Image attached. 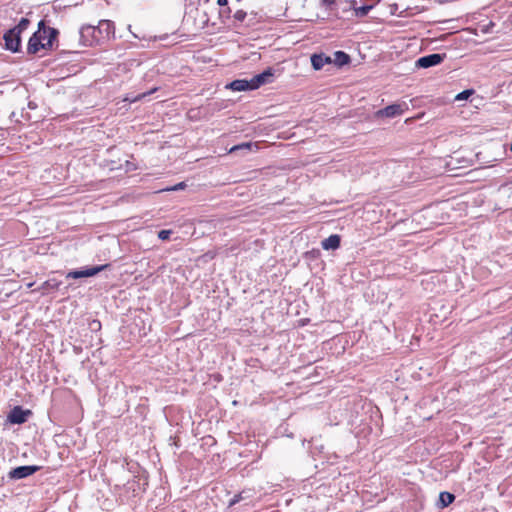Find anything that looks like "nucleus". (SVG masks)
<instances>
[{
    "instance_id": "1",
    "label": "nucleus",
    "mask_w": 512,
    "mask_h": 512,
    "mask_svg": "<svg viewBox=\"0 0 512 512\" xmlns=\"http://www.w3.org/2000/svg\"><path fill=\"white\" fill-rule=\"evenodd\" d=\"M58 31L52 27L46 26L41 20L38 24V30L30 37L27 45L29 54H36L42 49H49L56 39Z\"/></svg>"
},
{
    "instance_id": "2",
    "label": "nucleus",
    "mask_w": 512,
    "mask_h": 512,
    "mask_svg": "<svg viewBox=\"0 0 512 512\" xmlns=\"http://www.w3.org/2000/svg\"><path fill=\"white\" fill-rule=\"evenodd\" d=\"M406 110H408V105L405 102L395 103L378 110L375 115L378 118H393L402 115Z\"/></svg>"
},
{
    "instance_id": "3",
    "label": "nucleus",
    "mask_w": 512,
    "mask_h": 512,
    "mask_svg": "<svg viewBox=\"0 0 512 512\" xmlns=\"http://www.w3.org/2000/svg\"><path fill=\"white\" fill-rule=\"evenodd\" d=\"M108 267H109V264H104V265L87 268L84 270L71 271L67 274V278L78 279V278H84V277H92V276L98 274L99 272L105 270Z\"/></svg>"
},
{
    "instance_id": "4",
    "label": "nucleus",
    "mask_w": 512,
    "mask_h": 512,
    "mask_svg": "<svg viewBox=\"0 0 512 512\" xmlns=\"http://www.w3.org/2000/svg\"><path fill=\"white\" fill-rule=\"evenodd\" d=\"M5 42V48L12 52L19 51L21 45V37L16 33L15 30H8L3 36Z\"/></svg>"
},
{
    "instance_id": "5",
    "label": "nucleus",
    "mask_w": 512,
    "mask_h": 512,
    "mask_svg": "<svg viewBox=\"0 0 512 512\" xmlns=\"http://www.w3.org/2000/svg\"><path fill=\"white\" fill-rule=\"evenodd\" d=\"M31 415L30 410H24L21 406H15L8 414V421L12 424H23Z\"/></svg>"
},
{
    "instance_id": "6",
    "label": "nucleus",
    "mask_w": 512,
    "mask_h": 512,
    "mask_svg": "<svg viewBox=\"0 0 512 512\" xmlns=\"http://www.w3.org/2000/svg\"><path fill=\"white\" fill-rule=\"evenodd\" d=\"M443 59H444V55L437 54V53L429 54V55L420 57L416 61V66L421 67V68H429V67L436 66V65L440 64L443 61Z\"/></svg>"
},
{
    "instance_id": "7",
    "label": "nucleus",
    "mask_w": 512,
    "mask_h": 512,
    "mask_svg": "<svg viewBox=\"0 0 512 512\" xmlns=\"http://www.w3.org/2000/svg\"><path fill=\"white\" fill-rule=\"evenodd\" d=\"M39 469V466H19L10 471L9 475L13 479H22L34 474Z\"/></svg>"
},
{
    "instance_id": "8",
    "label": "nucleus",
    "mask_w": 512,
    "mask_h": 512,
    "mask_svg": "<svg viewBox=\"0 0 512 512\" xmlns=\"http://www.w3.org/2000/svg\"><path fill=\"white\" fill-rule=\"evenodd\" d=\"M272 76H273V73H272L271 69H267L264 72H262V73H260L258 75H255L251 79V82H252L251 86H252V88L257 89L261 85L270 82Z\"/></svg>"
},
{
    "instance_id": "9",
    "label": "nucleus",
    "mask_w": 512,
    "mask_h": 512,
    "mask_svg": "<svg viewBox=\"0 0 512 512\" xmlns=\"http://www.w3.org/2000/svg\"><path fill=\"white\" fill-rule=\"evenodd\" d=\"M332 62L331 58L325 56L324 54H313L311 56V64L315 70L322 69L326 64H330Z\"/></svg>"
},
{
    "instance_id": "10",
    "label": "nucleus",
    "mask_w": 512,
    "mask_h": 512,
    "mask_svg": "<svg viewBox=\"0 0 512 512\" xmlns=\"http://www.w3.org/2000/svg\"><path fill=\"white\" fill-rule=\"evenodd\" d=\"M251 85V80L237 79L232 81L227 87L233 91L254 90Z\"/></svg>"
},
{
    "instance_id": "11",
    "label": "nucleus",
    "mask_w": 512,
    "mask_h": 512,
    "mask_svg": "<svg viewBox=\"0 0 512 512\" xmlns=\"http://www.w3.org/2000/svg\"><path fill=\"white\" fill-rule=\"evenodd\" d=\"M341 238L338 234L330 235L321 243L324 250H336L340 247Z\"/></svg>"
},
{
    "instance_id": "12",
    "label": "nucleus",
    "mask_w": 512,
    "mask_h": 512,
    "mask_svg": "<svg viewBox=\"0 0 512 512\" xmlns=\"http://www.w3.org/2000/svg\"><path fill=\"white\" fill-rule=\"evenodd\" d=\"M334 62L338 66L347 65L350 62V56L343 51H336L334 53Z\"/></svg>"
},
{
    "instance_id": "13",
    "label": "nucleus",
    "mask_w": 512,
    "mask_h": 512,
    "mask_svg": "<svg viewBox=\"0 0 512 512\" xmlns=\"http://www.w3.org/2000/svg\"><path fill=\"white\" fill-rule=\"evenodd\" d=\"M439 500L443 507H447L455 500V496L450 492H441L439 495Z\"/></svg>"
},
{
    "instance_id": "14",
    "label": "nucleus",
    "mask_w": 512,
    "mask_h": 512,
    "mask_svg": "<svg viewBox=\"0 0 512 512\" xmlns=\"http://www.w3.org/2000/svg\"><path fill=\"white\" fill-rule=\"evenodd\" d=\"M29 24H30L29 19L22 18L20 20V22L18 23V25L15 26L14 28H12V30H15L17 34L21 35V33L28 28Z\"/></svg>"
},
{
    "instance_id": "15",
    "label": "nucleus",
    "mask_w": 512,
    "mask_h": 512,
    "mask_svg": "<svg viewBox=\"0 0 512 512\" xmlns=\"http://www.w3.org/2000/svg\"><path fill=\"white\" fill-rule=\"evenodd\" d=\"M156 90H157V88H153L152 90L145 92V93L138 94L137 96H135L133 98L125 97L123 99V101L136 102V101H139V100L145 98L146 96L154 93Z\"/></svg>"
},
{
    "instance_id": "16",
    "label": "nucleus",
    "mask_w": 512,
    "mask_h": 512,
    "mask_svg": "<svg viewBox=\"0 0 512 512\" xmlns=\"http://www.w3.org/2000/svg\"><path fill=\"white\" fill-rule=\"evenodd\" d=\"M371 8L372 6H360L358 8H355V15L357 17H364L368 14Z\"/></svg>"
},
{
    "instance_id": "17",
    "label": "nucleus",
    "mask_w": 512,
    "mask_h": 512,
    "mask_svg": "<svg viewBox=\"0 0 512 512\" xmlns=\"http://www.w3.org/2000/svg\"><path fill=\"white\" fill-rule=\"evenodd\" d=\"M474 93V91L472 89H469V90H464L462 92H460L459 94L456 95L455 97V100L457 101H460V100H466L468 99L472 94Z\"/></svg>"
},
{
    "instance_id": "18",
    "label": "nucleus",
    "mask_w": 512,
    "mask_h": 512,
    "mask_svg": "<svg viewBox=\"0 0 512 512\" xmlns=\"http://www.w3.org/2000/svg\"><path fill=\"white\" fill-rule=\"evenodd\" d=\"M252 147V143H242V144H238V145H235L233 146L232 148L229 149V153H233L235 151H238V150H241V149H247V150H250Z\"/></svg>"
},
{
    "instance_id": "19",
    "label": "nucleus",
    "mask_w": 512,
    "mask_h": 512,
    "mask_svg": "<svg viewBox=\"0 0 512 512\" xmlns=\"http://www.w3.org/2000/svg\"><path fill=\"white\" fill-rule=\"evenodd\" d=\"M246 16H247V13L244 10H237L233 14L234 20L239 21V22H243L245 20Z\"/></svg>"
},
{
    "instance_id": "20",
    "label": "nucleus",
    "mask_w": 512,
    "mask_h": 512,
    "mask_svg": "<svg viewBox=\"0 0 512 512\" xmlns=\"http://www.w3.org/2000/svg\"><path fill=\"white\" fill-rule=\"evenodd\" d=\"M171 233V230H161L158 233V237L161 240H168L170 238Z\"/></svg>"
},
{
    "instance_id": "21",
    "label": "nucleus",
    "mask_w": 512,
    "mask_h": 512,
    "mask_svg": "<svg viewBox=\"0 0 512 512\" xmlns=\"http://www.w3.org/2000/svg\"><path fill=\"white\" fill-rule=\"evenodd\" d=\"M50 287H51V288H57V287H58V284L51 285V284H50V281H45V282L42 284V286H41V288H40V289L45 290V289H48V288H50Z\"/></svg>"
},
{
    "instance_id": "22",
    "label": "nucleus",
    "mask_w": 512,
    "mask_h": 512,
    "mask_svg": "<svg viewBox=\"0 0 512 512\" xmlns=\"http://www.w3.org/2000/svg\"><path fill=\"white\" fill-rule=\"evenodd\" d=\"M322 4L327 8H330L332 5L336 3V0H321Z\"/></svg>"
},
{
    "instance_id": "23",
    "label": "nucleus",
    "mask_w": 512,
    "mask_h": 512,
    "mask_svg": "<svg viewBox=\"0 0 512 512\" xmlns=\"http://www.w3.org/2000/svg\"><path fill=\"white\" fill-rule=\"evenodd\" d=\"M186 187V184L184 182H180L178 184H176L173 188H171V190H180V189H184Z\"/></svg>"
},
{
    "instance_id": "24",
    "label": "nucleus",
    "mask_w": 512,
    "mask_h": 512,
    "mask_svg": "<svg viewBox=\"0 0 512 512\" xmlns=\"http://www.w3.org/2000/svg\"><path fill=\"white\" fill-rule=\"evenodd\" d=\"M241 499H242L241 494H238V495H236V496L233 498V500L231 501V503H230V504H231V505H233V504H235V503L239 502Z\"/></svg>"
},
{
    "instance_id": "25",
    "label": "nucleus",
    "mask_w": 512,
    "mask_h": 512,
    "mask_svg": "<svg viewBox=\"0 0 512 512\" xmlns=\"http://www.w3.org/2000/svg\"><path fill=\"white\" fill-rule=\"evenodd\" d=\"M218 5L224 6L227 4V0H217Z\"/></svg>"
},
{
    "instance_id": "26",
    "label": "nucleus",
    "mask_w": 512,
    "mask_h": 512,
    "mask_svg": "<svg viewBox=\"0 0 512 512\" xmlns=\"http://www.w3.org/2000/svg\"><path fill=\"white\" fill-rule=\"evenodd\" d=\"M101 24H105V25L109 26L110 22L109 21H102Z\"/></svg>"
},
{
    "instance_id": "27",
    "label": "nucleus",
    "mask_w": 512,
    "mask_h": 512,
    "mask_svg": "<svg viewBox=\"0 0 512 512\" xmlns=\"http://www.w3.org/2000/svg\"><path fill=\"white\" fill-rule=\"evenodd\" d=\"M27 286L28 288H31L33 286V283H29Z\"/></svg>"
},
{
    "instance_id": "28",
    "label": "nucleus",
    "mask_w": 512,
    "mask_h": 512,
    "mask_svg": "<svg viewBox=\"0 0 512 512\" xmlns=\"http://www.w3.org/2000/svg\"><path fill=\"white\" fill-rule=\"evenodd\" d=\"M510 150H511V152H512V143H511V146H510Z\"/></svg>"
},
{
    "instance_id": "29",
    "label": "nucleus",
    "mask_w": 512,
    "mask_h": 512,
    "mask_svg": "<svg viewBox=\"0 0 512 512\" xmlns=\"http://www.w3.org/2000/svg\"><path fill=\"white\" fill-rule=\"evenodd\" d=\"M511 335H512V326H511Z\"/></svg>"
}]
</instances>
